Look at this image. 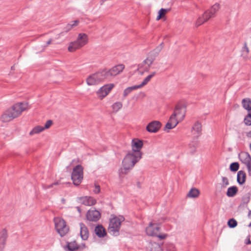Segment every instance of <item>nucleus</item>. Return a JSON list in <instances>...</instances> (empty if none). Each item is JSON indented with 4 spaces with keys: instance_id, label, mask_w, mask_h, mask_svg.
<instances>
[{
    "instance_id": "nucleus-1",
    "label": "nucleus",
    "mask_w": 251,
    "mask_h": 251,
    "mask_svg": "<svg viewBox=\"0 0 251 251\" xmlns=\"http://www.w3.org/2000/svg\"><path fill=\"white\" fill-rule=\"evenodd\" d=\"M28 108L27 102H17L3 112L0 116V121L3 123L10 122L19 117L23 112Z\"/></svg>"
},
{
    "instance_id": "nucleus-2",
    "label": "nucleus",
    "mask_w": 251,
    "mask_h": 251,
    "mask_svg": "<svg viewBox=\"0 0 251 251\" xmlns=\"http://www.w3.org/2000/svg\"><path fill=\"white\" fill-rule=\"evenodd\" d=\"M141 159L140 156L136 155L130 152L126 154L123 160L122 167L119 170L120 177H122V175L128 174Z\"/></svg>"
},
{
    "instance_id": "nucleus-3",
    "label": "nucleus",
    "mask_w": 251,
    "mask_h": 251,
    "mask_svg": "<svg viewBox=\"0 0 251 251\" xmlns=\"http://www.w3.org/2000/svg\"><path fill=\"white\" fill-rule=\"evenodd\" d=\"M109 70H104L90 75L86 80L87 84L89 86L98 84L109 76Z\"/></svg>"
},
{
    "instance_id": "nucleus-4",
    "label": "nucleus",
    "mask_w": 251,
    "mask_h": 251,
    "mask_svg": "<svg viewBox=\"0 0 251 251\" xmlns=\"http://www.w3.org/2000/svg\"><path fill=\"white\" fill-rule=\"evenodd\" d=\"M220 8L219 4L216 3L214 4L210 9L204 12L201 17H200L196 22L197 26H200L204 23L207 21L210 18L214 16L215 14Z\"/></svg>"
},
{
    "instance_id": "nucleus-5",
    "label": "nucleus",
    "mask_w": 251,
    "mask_h": 251,
    "mask_svg": "<svg viewBox=\"0 0 251 251\" xmlns=\"http://www.w3.org/2000/svg\"><path fill=\"white\" fill-rule=\"evenodd\" d=\"M125 221L123 216L111 215V234L115 236L119 235L120 229L122 222Z\"/></svg>"
},
{
    "instance_id": "nucleus-6",
    "label": "nucleus",
    "mask_w": 251,
    "mask_h": 251,
    "mask_svg": "<svg viewBox=\"0 0 251 251\" xmlns=\"http://www.w3.org/2000/svg\"><path fill=\"white\" fill-rule=\"evenodd\" d=\"M54 223L56 231L61 237L65 236L68 232L69 228L64 219L60 217L54 218Z\"/></svg>"
},
{
    "instance_id": "nucleus-7",
    "label": "nucleus",
    "mask_w": 251,
    "mask_h": 251,
    "mask_svg": "<svg viewBox=\"0 0 251 251\" xmlns=\"http://www.w3.org/2000/svg\"><path fill=\"white\" fill-rule=\"evenodd\" d=\"M160 228L159 226L157 224L155 223L153 224L152 222H151L149 226L147 227L146 232L148 236L157 237L161 240L165 239L167 237V234H157Z\"/></svg>"
},
{
    "instance_id": "nucleus-8",
    "label": "nucleus",
    "mask_w": 251,
    "mask_h": 251,
    "mask_svg": "<svg viewBox=\"0 0 251 251\" xmlns=\"http://www.w3.org/2000/svg\"><path fill=\"white\" fill-rule=\"evenodd\" d=\"M83 168L80 165H76L74 168L72 175L71 179L74 185H79L81 182L83 178Z\"/></svg>"
},
{
    "instance_id": "nucleus-9",
    "label": "nucleus",
    "mask_w": 251,
    "mask_h": 251,
    "mask_svg": "<svg viewBox=\"0 0 251 251\" xmlns=\"http://www.w3.org/2000/svg\"><path fill=\"white\" fill-rule=\"evenodd\" d=\"M143 146V143L142 140L138 139H134L132 140L131 147L132 151L130 152L135 154L136 155H139L142 158V153L141 150Z\"/></svg>"
},
{
    "instance_id": "nucleus-10",
    "label": "nucleus",
    "mask_w": 251,
    "mask_h": 251,
    "mask_svg": "<svg viewBox=\"0 0 251 251\" xmlns=\"http://www.w3.org/2000/svg\"><path fill=\"white\" fill-rule=\"evenodd\" d=\"M154 58L151 57H147L141 64L139 65L138 70L143 69V71L140 72L142 75L144 72H148L150 69V67L154 61Z\"/></svg>"
},
{
    "instance_id": "nucleus-11",
    "label": "nucleus",
    "mask_w": 251,
    "mask_h": 251,
    "mask_svg": "<svg viewBox=\"0 0 251 251\" xmlns=\"http://www.w3.org/2000/svg\"><path fill=\"white\" fill-rule=\"evenodd\" d=\"M110 93V85L106 84L101 87L96 92L98 98L101 100Z\"/></svg>"
},
{
    "instance_id": "nucleus-12",
    "label": "nucleus",
    "mask_w": 251,
    "mask_h": 251,
    "mask_svg": "<svg viewBox=\"0 0 251 251\" xmlns=\"http://www.w3.org/2000/svg\"><path fill=\"white\" fill-rule=\"evenodd\" d=\"M161 126V124L158 121L150 122L146 126V130L150 133L157 132Z\"/></svg>"
},
{
    "instance_id": "nucleus-13",
    "label": "nucleus",
    "mask_w": 251,
    "mask_h": 251,
    "mask_svg": "<svg viewBox=\"0 0 251 251\" xmlns=\"http://www.w3.org/2000/svg\"><path fill=\"white\" fill-rule=\"evenodd\" d=\"M88 220L92 222H96L98 221L100 217V212L95 209L89 210L86 215Z\"/></svg>"
},
{
    "instance_id": "nucleus-14",
    "label": "nucleus",
    "mask_w": 251,
    "mask_h": 251,
    "mask_svg": "<svg viewBox=\"0 0 251 251\" xmlns=\"http://www.w3.org/2000/svg\"><path fill=\"white\" fill-rule=\"evenodd\" d=\"M193 139H197L201 134V125L199 122H196L193 125L192 130Z\"/></svg>"
},
{
    "instance_id": "nucleus-15",
    "label": "nucleus",
    "mask_w": 251,
    "mask_h": 251,
    "mask_svg": "<svg viewBox=\"0 0 251 251\" xmlns=\"http://www.w3.org/2000/svg\"><path fill=\"white\" fill-rule=\"evenodd\" d=\"M176 113H173V114L170 117L168 122L166 125L165 127L166 128L171 129L175 127L180 121L176 118V117L175 116Z\"/></svg>"
},
{
    "instance_id": "nucleus-16",
    "label": "nucleus",
    "mask_w": 251,
    "mask_h": 251,
    "mask_svg": "<svg viewBox=\"0 0 251 251\" xmlns=\"http://www.w3.org/2000/svg\"><path fill=\"white\" fill-rule=\"evenodd\" d=\"M78 201L80 203L87 206H91L94 205L96 201L91 197H83L78 198Z\"/></svg>"
},
{
    "instance_id": "nucleus-17",
    "label": "nucleus",
    "mask_w": 251,
    "mask_h": 251,
    "mask_svg": "<svg viewBox=\"0 0 251 251\" xmlns=\"http://www.w3.org/2000/svg\"><path fill=\"white\" fill-rule=\"evenodd\" d=\"M7 238V232L5 229H2L0 232V251L4 250Z\"/></svg>"
},
{
    "instance_id": "nucleus-18",
    "label": "nucleus",
    "mask_w": 251,
    "mask_h": 251,
    "mask_svg": "<svg viewBox=\"0 0 251 251\" xmlns=\"http://www.w3.org/2000/svg\"><path fill=\"white\" fill-rule=\"evenodd\" d=\"M238 157L240 161L245 165L251 162V157L247 152H241L238 154Z\"/></svg>"
},
{
    "instance_id": "nucleus-19",
    "label": "nucleus",
    "mask_w": 251,
    "mask_h": 251,
    "mask_svg": "<svg viewBox=\"0 0 251 251\" xmlns=\"http://www.w3.org/2000/svg\"><path fill=\"white\" fill-rule=\"evenodd\" d=\"M176 113L175 116L179 120L182 121L185 115V109L184 107H180L178 106H176L174 113Z\"/></svg>"
},
{
    "instance_id": "nucleus-20",
    "label": "nucleus",
    "mask_w": 251,
    "mask_h": 251,
    "mask_svg": "<svg viewBox=\"0 0 251 251\" xmlns=\"http://www.w3.org/2000/svg\"><path fill=\"white\" fill-rule=\"evenodd\" d=\"M88 41V36L85 33H79L76 40L81 48L87 44Z\"/></svg>"
},
{
    "instance_id": "nucleus-21",
    "label": "nucleus",
    "mask_w": 251,
    "mask_h": 251,
    "mask_svg": "<svg viewBox=\"0 0 251 251\" xmlns=\"http://www.w3.org/2000/svg\"><path fill=\"white\" fill-rule=\"evenodd\" d=\"M80 228V234L83 240H86L89 237V231L86 226L83 223L79 224Z\"/></svg>"
},
{
    "instance_id": "nucleus-22",
    "label": "nucleus",
    "mask_w": 251,
    "mask_h": 251,
    "mask_svg": "<svg viewBox=\"0 0 251 251\" xmlns=\"http://www.w3.org/2000/svg\"><path fill=\"white\" fill-rule=\"evenodd\" d=\"M125 69V65L120 64L112 67L111 68V75H116L123 72Z\"/></svg>"
},
{
    "instance_id": "nucleus-23",
    "label": "nucleus",
    "mask_w": 251,
    "mask_h": 251,
    "mask_svg": "<svg viewBox=\"0 0 251 251\" xmlns=\"http://www.w3.org/2000/svg\"><path fill=\"white\" fill-rule=\"evenodd\" d=\"M199 142L197 139H192V140L189 143L188 147V152L191 154H193L196 151L198 146Z\"/></svg>"
},
{
    "instance_id": "nucleus-24",
    "label": "nucleus",
    "mask_w": 251,
    "mask_h": 251,
    "mask_svg": "<svg viewBox=\"0 0 251 251\" xmlns=\"http://www.w3.org/2000/svg\"><path fill=\"white\" fill-rule=\"evenodd\" d=\"M95 233L100 238L103 237L106 235V231L101 225H98L95 227Z\"/></svg>"
},
{
    "instance_id": "nucleus-25",
    "label": "nucleus",
    "mask_w": 251,
    "mask_h": 251,
    "mask_svg": "<svg viewBox=\"0 0 251 251\" xmlns=\"http://www.w3.org/2000/svg\"><path fill=\"white\" fill-rule=\"evenodd\" d=\"M67 248L70 251H75L78 249H84L85 245L82 244L81 245H78L75 241L71 242L67 244Z\"/></svg>"
},
{
    "instance_id": "nucleus-26",
    "label": "nucleus",
    "mask_w": 251,
    "mask_h": 251,
    "mask_svg": "<svg viewBox=\"0 0 251 251\" xmlns=\"http://www.w3.org/2000/svg\"><path fill=\"white\" fill-rule=\"evenodd\" d=\"M246 175L244 171H239L237 173V181L240 184H243L246 181Z\"/></svg>"
},
{
    "instance_id": "nucleus-27",
    "label": "nucleus",
    "mask_w": 251,
    "mask_h": 251,
    "mask_svg": "<svg viewBox=\"0 0 251 251\" xmlns=\"http://www.w3.org/2000/svg\"><path fill=\"white\" fill-rule=\"evenodd\" d=\"M238 192V188L235 186H233L229 187L227 189V191L226 192V195L228 197H234Z\"/></svg>"
},
{
    "instance_id": "nucleus-28",
    "label": "nucleus",
    "mask_w": 251,
    "mask_h": 251,
    "mask_svg": "<svg viewBox=\"0 0 251 251\" xmlns=\"http://www.w3.org/2000/svg\"><path fill=\"white\" fill-rule=\"evenodd\" d=\"M81 48L77 42L75 41L74 42H72L69 44L68 46V50L70 52H74L76 50L79 49Z\"/></svg>"
},
{
    "instance_id": "nucleus-29",
    "label": "nucleus",
    "mask_w": 251,
    "mask_h": 251,
    "mask_svg": "<svg viewBox=\"0 0 251 251\" xmlns=\"http://www.w3.org/2000/svg\"><path fill=\"white\" fill-rule=\"evenodd\" d=\"M156 75V72H152L151 74L148 75L142 81L141 84L138 85L139 87L141 88L144 85H146L151 79L152 77H153L155 75Z\"/></svg>"
},
{
    "instance_id": "nucleus-30",
    "label": "nucleus",
    "mask_w": 251,
    "mask_h": 251,
    "mask_svg": "<svg viewBox=\"0 0 251 251\" xmlns=\"http://www.w3.org/2000/svg\"><path fill=\"white\" fill-rule=\"evenodd\" d=\"M140 89L138 85L128 87L125 89L124 91L123 96L124 98L127 97L132 91Z\"/></svg>"
},
{
    "instance_id": "nucleus-31",
    "label": "nucleus",
    "mask_w": 251,
    "mask_h": 251,
    "mask_svg": "<svg viewBox=\"0 0 251 251\" xmlns=\"http://www.w3.org/2000/svg\"><path fill=\"white\" fill-rule=\"evenodd\" d=\"M44 130H45V128H43V126H37L33 128V129L30 131L29 134L30 136H32L34 134L40 133V132H42Z\"/></svg>"
},
{
    "instance_id": "nucleus-32",
    "label": "nucleus",
    "mask_w": 251,
    "mask_h": 251,
    "mask_svg": "<svg viewBox=\"0 0 251 251\" xmlns=\"http://www.w3.org/2000/svg\"><path fill=\"white\" fill-rule=\"evenodd\" d=\"M200 194L199 191L196 188H192L187 194V197L191 198H197Z\"/></svg>"
},
{
    "instance_id": "nucleus-33",
    "label": "nucleus",
    "mask_w": 251,
    "mask_h": 251,
    "mask_svg": "<svg viewBox=\"0 0 251 251\" xmlns=\"http://www.w3.org/2000/svg\"><path fill=\"white\" fill-rule=\"evenodd\" d=\"M79 23V21L78 20H75L68 24L64 28L65 31L68 32L74 27L76 26Z\"/></svg>"
},
{
    "instance_id": "nucleus-34",
    "label": "nucleus",
    "mask_w": 251,
    "mask_h": 251,
    "mask_svg": "<svg viewBox=\"0 0 251 251\" xmlns=\"http://www.w3.org/2000/svg\"><path fill=\"white\" fill-rule=\"evenodd\" d=\"M242 105L243 107L250 110L251 109V100L249 99H244L242 100Z\"/></svg>"
},
{
    "instance_id": "nucleus-35",
    "label": "nucleus",
    "mask_w": 251,
    "mask_h": 251,
    "mask_svg": "<svg viewBox=\"0 0 251 251\" xmlns=\"http://www.w3.org/2000/svg\"><path fill=\"white\" fill-rule=\"evenodd\" d=\"M123 104L121 102H116L112 106V112L116 113L122 108Z\"/></svg>"
},
{
    "instance_id": "nucleus-36",
    "label": "nucleus",
    "mask_w": 251,
    "mask_h": 251,
    "mask_svg": "<svg viewBox=\"0 0 251 251\" xmlns=\"http://www.w3.org/2000/svg\"><path fill=\"white\" fill-rule=\"evenodd\" d=\"M242 55L244 58H246L248 57V54L249 53V49L247 46V43L245 42L244 44V46L243 47L242 50Z\"/></svg>"
},
{
    "instance_id": "nucleus-37",
    "label": "nucleus",
    "mask_w": 251,
    "mask_h": 251,
    "mask_svg": "<svg viewBox=\"0 0 251 251\" xmlns=\"http://www.w3.org/2000/svg\"><path fill=\"white\" fill-rule=\"evenodd\" d=\"M227 225L230 228H234L237 226V222L234 219L232 218L228 220Z\"/></svg>"
},
{
    "instance_id": "nucleus-38",
    "label": "nucleus",
    "mask_w": 251,
    "mask_h": 251,
    "mask_svg": "<svg viewBox=\"0 0 251 251\" xmlns=\"http://www.w3.org/2000/svg\"><path fill=\"white\" fill-rule=\"evenodd\" d=\"M239 168V165L238 162H233L230 165L229 169L232 172L237 171Z\"/></svg>"
},
{
    "instance_id": "nucleus-39",
    "label": "nucleus",
    "mask_w": 251,
    "mask_h": 251,
    "mask_svg": "<svg viewBox=\"0 0 251 251\" xmlns=\"http://www.w3.org/2000/svg\"><path fill=\"white\" fill-rule=\"evenodd\" d=\"M167 11L168 10L166 9L161 8L158 12V15L156 17V20H160L162 17H163L165 15Z\"/></svg>"
},
{
    "instance_id": "nucleus-40",
    "label": "nucleus",
    "mask_w": 251,
    "mask_h": 251,
    "mask_svg": "<svg viewBox=\"0 0 251 251\" xmlns=\"http://www.w3.org/2000/svg\"><path fill=\"white\" fill-rule=\"evenodd\" d=\"M244 123L247 126L251 125V114L249 113L244 118Z\"/></svg>"
},
{
    "instance_id": "nucleus-41",
    "label": "nucleus",
    "mask_w": 251,
    "mask_h": 251,
    "mask_svg": "<svg viewBox=\"0 0 251 251\" xmlns=\"http://www.w3.org/2000/svg\"><path fill=\"white\" fill-rule=\"evenodd\" d=\"M222 186L224 188H226L227 185H229V181L227 177H222Z\"/></svg>"
},
{
    "instance_id": "nucleus-42",
    "label": "nucleus",
    "mask_w": 251,
    "mask_h": 251,
    "mask_svg": "<svg viewBox=\"0 0 251 251\" xmlns=\"http://www.w3.org/2000/svg\"><path fill=\"white\" fill-rule=\"evenodd\" d=\"M52 124V121L51 120H48L46 122L45 126H43V128L45 129L49 128Z\"/></svg>"
},
{
    "instance_id": "nucleus-43",
    "label": "nucleus",
    "mask_w": 251,
    "mask_h": 251,
    "mask_svg": "<svg viewBox=\"0 0 251 251\" xmlns=\"http://www.w3.org/2000/svg\"><path fill=\"white\" fill-rule=\"evenodd\" d=\"M248 169V175L249 176H251V161L245 165Z\"/></svg>"
},
{
    "instance_id": "nucleus-44",
    "label": "nucleus",
    "mask_w": 251,
    "mask_h": 251,
    "mask_svg": "<svg viewBox=\"0 0 251 251\" xmlns=\"http://www.w3.org/2000/svg\"><path fill=\"white\" fill-rule=\"evenodd\" d=\"M162 44L163 43H161L159 46H158L155 50L154 51H156V53L158 54L160 50L162 49Z\"/></svg>"
},
{
    "instance_id": "nucleus-45",
    "label": "nucleus",
    "mask_w": 251,
    "mask_h": 251,
    "mask_svg": "<svg viewBox=\"0 0 251 251\" xmlns=\"http://www.w3.org/2000/svg\"><path fill=\"white\" fill-rule=\"evenodd\" d=\"M95 193L98 194L100 192V187L99 186H96L95 189L94 190Z\"/></svg>"
},
{
    "instance_id": "nucleus-46",
    "label": "nucleus",
    "mask_w": 251,
    "mask_h": 251,
    "mask_svg": "<svg viewBox=\"0 0 251 251\" xmlns=\"http://www.w3.org/2000/svg\"><path fill=\"white\" fill-rule=\"evenodd\" d=\"M58 184V182H55V183H52V184H51V185H48V186H45V189H48V188H50V187H52V186H53V185H57Z\"/></svg>"
},
{
    "instance_id": "nucleus-47",
    "label": "nucleus",
    "mask_w": 251,
    "mask_h": 251,
    "mask_svg": "<svg viewBox=\"0 0 251 251\" xmlns=\"http://www.w3.org/2000/svg\"><path fill=\"white\" fill-rule=\"evenodd\" d=\"M52 39H49V40L47 41V43H46V46H48V45H50V44L52 43Z\"/></svg>"
},
{
    "instance_id": "nucleus-48",
    "label": "nucleus",
    "mask_w": 251,
    "mask_h": 251,
    "mask_svg": "<svg viewBox=\"0 0 251 251\" xmlns=\"http://www.w3.org/2000/svg\"><path fill=\"white\" fill-rule=\"evenodd\" d=\"M246 244H251V241L250 239H249L246 242Z\"/></svg>"
},
{
    "instance_id": "nucleus-49",
    "label": "nucleus",
    "mask_w": 251,
    "mask_h": 251,
    "mask_svg": "<svg viewBox=\"0 0 251 251\" xmlns=\"http://www.w3.org/2000/svg\"><path fill=\"white\" fill-rule=\"evenodd\" d=\"M61 201H62V203L64 204V203H65L66 200H65V199L62 198L61 199Z\"/></svg>"
},
{
    "instance_id": "nucleus-50",
    "label": "nucleus",
    "mask_w": 251,
    "mask_h": 251,
    "mask_svg": "<svg viewBox=\"0 0 251 251\" xmlns=\"http://www.w3.org/2000/svg\"><path fill=\"white\" fill-rule=\"evenodd\" d=\"M76 209L79 213L81 212V209L79 207H76Z\"/></svg>"
},
{
    "instance_id": "nucleus-51",
    "label": "nucleus",
    "mask_w": 251,
    "mask_h": 251,
    "mask_svg": "<svg viewBox=\"0 0 251 251\" xmlns=\"http://www.w3.org/2000/svg\"><path fill=\"white\" fill-rule=\"evenodd\" d=\"M114 87V85L112 83H111V90Z\"/></svg>"
},
{
    "instance_id": "nucleus-52",
    "label": "nucleus",
    "mask_w": 251,
    "mask_h": 251,
    "mask_svg": "<svg viewBox=\"0 0 251 251\" xmlns=\"http://www.w3.org/2000/svg\"><path fill=\"white\" fill-rule=\"evenodd\" d=\"M11 69V70H14L15 69V67H14V66H12Z\"/></svg>"
},
{
    "instance_id": "nucleus-53",
    "label": "nucleus",
    "mask_w": 251,
    "mask_h": 251,
    "mask_svg": "<svg viewBox=\"0 0 251 251\" xmlns=\"http://www.w3.org/2000/svg\"><path fill=\"white\" fill-rule=\"evenodd\" d=\"M249 226L251 227V223L249 224Z\"/></svg>"
},
{
    "instance_id": "nucleus-54",
    "label": "nucleus",
    "mask_w": 251,
    "mask_h": 251,
    "mask_svg": "<svg viewBox=\"0 0 251 251\" xmlns=\"http://www.w3.org/2000/svg\"><path fill=\"white\" fill-rule=\"evenodd\" d=\"M249 134H250V136L251 137V131L250 132Z\"/></svg>"
},
{
    "instance_id": "nucleus-55",
    "label": "nucleus",
    "mask_w": 251,
    "mask_h": 251,
    "mask_svg": "<svg viewBox=\"0 0 251 251\" xmlns=\"http://www.w3.org/2000/svg\"><path fill=\"white\" fill-rule=\"evenodd\" d=\"M250 150H251V143L250 144Z\"/></svg>"
}]
</instances>
